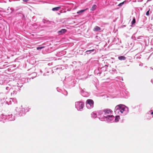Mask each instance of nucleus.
Returning a JSON list of instances; mask_svg holds the SVG:
<instances>
[{
    "mask_svg": "<svg viewBox=\"0 0 153 153\" xmlns=\"http://www.w3.org/2000/svg\"><path fill=\"white\" fill-rule=\"evenodd\" d=\"M128 109V108L125 105L120 104L116 106L114 112L116 114L124 116L127 113Z\"/></svg>",
    "mask_w": 153,
    "mask_h": 153,
    "instance_id": "f257e3e1",
    "label": "nucleus"
},
{
    "mask_svg": "<svg viewBox=\"0 0 153 153\" xmlns=\"http://www.w3.org/2000/svg\"><path fill=\"white\" fill-rule=\"evenodd\" d=\"M114 117L112 115H107L104 116L103 117L101 118L100 120L102 121H106L108 122H112L113 121Z\"/></svg>",
    "mask_w": 153,
    "mask_h": 153,
    "instance_id": "f03ea898",
    "label": "nucleus"
},
{
    "mask_svg": "<svg viewBox=\"0 0 153 153\" xmlns=\"http://www.w3.org/2000/svg\"><path fill=\"white\" fill-rule=\"evenodd\" d=\"M84 106V103L82 102H75V107L78 111H82Z\"/></svg>",
    "mask_w": 153,
    "mask_h": 153,
    "instance_id": "7ed1b4c3",
    "label": "nucleus"
},
{
    "mask_svg": "<svg viewBox=\"0 0 153 153\" xmlns=\"http://www.w3.org/2000/svg\"><path fill=\"white\" fill-rule=\"evenodd\" d=\"M94 102L91 99H88L87 100L86 104L87 107L88 109H91L94 107Z\"/></svg>",
    "mask_w": 153,
    "mask_h": 153,
    "instance_id": "20e7f679",
    "label": "nucleus"
},
{
    "mask_svg": "<svg viewBox=\"0 0 153 153\" xmlns=\"http://www.w3.org/2000/svg\"><path fill=\"white\" fill-rule=\"evenodd\" d=\"M7 120L9 121L14 120H15V117L13 116L12 114H9L7 116H6Z\"/></svg>",
    "mask_w": 153,
    "mask_h": 153,
    "instance_id": "39448f33",
    "label": "nucleus"
},
{
    "mask_svg": "<svg viewBox=\"0 0 153 153\" xmlns=\"http://www.w3.org/2000/svg\"><path fill=\"white\" fill-rule=\"evenodd\" d=\"M20 110L18 111L19 115L20 116H22L23 114H25V109L22 108V106L20 108Z\"/></svg>",
    "mask_w": 153,
    "mask_h": 153,
    "instance_id": "423d86ee",
    "label": "nucleus"
},
{
    "mask_svg": "<svg viewBox=\"0 0 153 153\" xmlns=\"http://www.w3.org/2000/svg\"><path fill=\"white\" fill-rule=\"evenodd\" d=\"M104 114L103 110L97 112V115L99 116L98 118L100 120L104 116Z\"/></svg>",
    "mask_w": 153,
    "mask_h": 153,
    "instance_id": "0eeeda50",
    "label": "nucleus"
},
{
    "mask_svg": "<svg viewBox=\"0 0 153 153\" xmlns=\"http://www.w3.org/2000/svg\"><path fill=\"white\" fill-rule=\"evenodd\" d=\"M7 120L6 116L3 114H1L0 115V121H2L4 122V121Z\"/></svg>",
    "mask_w": 153,
    "mask_h": 153,
    "instance_id": "6e6552de",
    "label": "nucleus"
},
{
    "mask_svg": "<svg viewBox=\"0 0 153 153\" xmlns=\"http://www.w3.org/2000/svg\"><path fill=\"white\" fill-rule=\"evenodd\" d=\"M112 112V111L109 109H106L103 110L104 114L105 115L104 116H107L106 114H111Z\"/></svg>",
    "mask_w": 153,
    "mask_h": 153,
    "instance_id": "1a4fd4ad",
    "label": "nucleus"
},
{
    "mask_svg": "<svg viewBox=\"0 0 153 153\" xmlns=\"http://www.w3.org/2000/svg\"><path fill=\"white\" fill-rule=\"evenodd\" d=\"M67 31V30L65 29H62L60 30L58 32V33L59 34V35H61L65 33V32H66Z\"/></svg>",
    "mask_w": 153,
    "mask_h": 153,
    "instance_id": "9d476101",
    "label": "nucleus"
},
{
    "mask_svg": "<svg viewBox=\"0 0 153 153\" xmlns=\"http://www.w3.org/2000/svg\"><path fill=\"white\" fill-rule=\"evenodd\" d=\"M101 30V28L97 26H95L93 29V30L94 31H99Z\"/></svg>",
    "mask_w": 153,
    "mask_h": 153,
    "instance_id": "9b49d317",
    "label": "nucleus"
},
{
    "mask_svg": "<svg viewBox=\"0 0 153 153\" xmlns=\"http://www.w3.org/2000/svg\"><path fill=\"white\" fill-rule=\"evenodd\" d=\"M118 59L120 60H126V58L124 56H120L118 58Z\"/></svg>",
    "mask_w": 153,
    "mask_h": 153,
    "instance_id": "f8f14e48",
    "label": "nucleus"
},
{
    "mask_svg": "<svg viewBox=\"0 0 153 153\" xmlns=\"http://www.w3.org/2000/svg\"><path fill=\"white\" fill-rule=\"evenodd\" d=\"M61 7H56L53 8L52 9V10L53 11H57L60 9Z\"/></svg>",
    "mask_w": 153,
    "mask_h": 153,
    "instance_id": "ddd939ff",
    "label": "nucleus"
},
{
    "mask_svg": "<svg viewBox=\"0 0 153 153\" xmlns=\"http://www.w3.org/2000/svg\"><path fill=\"white\" fill-rule=\"evenodd\" d=\"M120 116L119 115H117L116 116L115 118V122H117L118 121L119 119H120Z\"/></svg>",
    "mask_w": 153,
    "mask_h": 153,
    "instance_id": "4468645a",
    "label": "nucleus"
},
{
    "mask_svg": "<svg viewBox=\"0 0 153 153\" xmlns=\"http://www.w3.org/2000/svg\"><path fill=\"white\" fill-rule=\"evenodd\" d=\"M91 116L93 118H95L97 117V115L96 113H92L91 114Z\"/></svg>",
    "mask_w": 153,
    "mask_h": 153,
    "instance_id": "2eb2a0df",
    "label": "nucleus"
},
{
    "mask_svg": "<svg viewBox=\"0 0 153 153\" xmlns=\"http://www.w3.org/2000/svg\"><path fill=\"white\" fill-rule=\"evenodd\" d=\"M96 7H97L96 5L95 4H94L92 6V7L91 10V11L94 10L96 9Z\"/></svg>",
    "mask_w": 153,
    "mask_h": 153,
    "instance_id": "dca6fc26",
    "label": "nucleus"
},
{
    "mask_svg": "<svg viewBox=\"0 0 153 153\" xmlns=\"http://www.w3.org/2000/svg\"><path fill=\"white\" fill-rule=\"evenodd\" d=\"M86 10V9L81 10H80L78 11L77 13L78 14H81L85 11Z\"/></svg>",
    "mask_w": 153,
    "mask_h": 153,
    "instance_id": "f3484780",
    "label": "nucleus"
},
{
    "mask_svg": "<svg viewBox=\"0 0 153 153\" xmlns=\"http://www.w3.org/2000/svg\"><path fill=\"white\" fill-rule=\"evenodd\" d=\"M150 113L152 115L153 114V107L152 108L151 110L148 112V114Z\"/></svg>",
    "mask_w": 153,
    "mask_h": 153,
    "instance_id": "a211bd4d",
    "label": "nucleus"
},
{
    "mask_svg": "<svg viewBox=\"0 0 153 153\" xmlns=\"http://www.w3.org/2000/svg\"><path fill=\"white\" fill-rule=\"evenodd\" d=\"M150 11V9L149 8L148 9V10L146 13V15L147 16H149V12Z\"/></svg>",
    "mask_w": 153,
    "mask_h": 153,
    "instance_id": "6ab92c4d",
    "label": "nucleus"
},
{
    "mask_svg": "<svg viewBox=\"0 0 153 153\" xmlns=\"http://www.w3.org/2000/svg\"><path fill=\"white\" fill-rule=\"evenodd\" d=\"M95 51V53L96 52V50H95L94 49H93L91 50H87L86 51V52H90L91 51L93 52V51Z\"/></svg>",
    "mask_w": 153,
    "mask_h": 153,
    "instance_id": "aec40b11",
    "label": "nucleus"
},
{
    "mask_svg": "<svg viewBox=\"0 0 153 153\" xmlns=\"http://www.w3.org/2000/svg\"><path fill=\"white\" fill-rule=\"evenodd\" d=\"M45 48L44 46L40 47H37L36 49L38 50H40L41 49L44 48Z\"/></svg>",
    "mask_w": 153,
    "mask_h": 153,
    "instance_id": "412c9836",
    "label": "nucleus"
},
{
    "mask_svg": "<svg viewBox=\"0 0 153 153\" xmlns=\"http://www.w3.org/2000/svg\"><path fill=\"white\" fill-rule=\"evenodd\" d=\"M135 22V18H134L133 19V20L131 22V24L132 25L134 24Z\"/></svg>",
    "mask_w": 153,
    "mask_h": 153,
    "instance_id": "4be33fe9",
    "label": "nucleus"
},
{
    "mask_svg": "<svg viewBox=\"0 0 153 153\" xmlns=\"http://www.w3.org/2000/svg\"><path fill=\"white\" fill-rule=\"evenodd\" d=\"M125 1H124L122 3H121L120 4H119L118 5V6H120V7H121V6H122L124 4Z\"/></svg>",
    "mask_w": 153,
    "mask_h": 153,
    "instance_id": "5701e85b",
    "label": "nucleus"
},
{
    "mask_svg": "<svg viewBox=\"0 0 153 153\" xmlns=\"http://www.w3.org/2000/svg\"><path fill=\"white\" fill-rule=\"evenodd\" d=\"M17 92L16 91H14L13 93H11V95H12L13 94V95H14L15 94H16Z\"/></svg>",
    "mask_w": 153,
    "mask_h": 153,
    "instance_id": "b1692460",
    "label": "nucleus"
},
{
    "mask_svg": "<svg viewBox=\"0 0 153 153\" xmlns=\"http://www.w3.org/2000/svg\"><path fill=\"white\" fill-rule=\"evenodd\" d=\"M143 37V36H139L137 37V39H141Z\"/></svg>",
    "mask_w": 153,
    "mask_h": 153,
    "instance_id": "393cba45",
    "label": "nucleus"
},
{
    "mask_svg": "<svg viewBox=\"0 0 153 153\" xmlns=\"http://www.w3.org/2000/svg\"><path fill=\"white\" fill-rule=\"evenodd\" d=\"M65 93H66V94H65V95H67V91H64V94H65Z\"/></svg>",
    "mask_w": 153,
    "mask_h": 153,
    "instance_id": "a878e982",
    "label": "nucleus"
},
{
    "mask_svg": "<svg viewBox=\"0 0 153 153\" xmlns=\"http://www.w3.org/2000/svg\"><path fill=\"white\" fill-rule=\"evenodd\" d=\"M6 89L7 90H9V88L8 87H7L6 88Z\"/></svg>",
    "mask_w": 153,
    "mask_h": 153,
    "instance_id": "bb28decb",
    "label": "nucleus"
},
{
    "mask_svg": "<svg viewBox=\"0 0 153 153\" xmlns=\"http://www.w3.org/2000/svg\"><path fill=\"white\" fill-rule=\"evenodd\" d=\"M28 1V0H23V1L24 2H26Z\"/></svg>",
    "mask_w": 153,
    "mask_h": 153,
    "instance_id": "cd10ccee",
    "label": "nucleus"
},
{
    "mask_svg": "<svg viewBox=\"0 0 153 153\" xmlns=\"http://www.w3.org/2000/svg\"><path fill=\"white\" fill-rule=\"evenodd\" d=\"M45 20L43 19V22L44 23H45Z\"/></svg>",
    "mask_w": 153,
    "mask_h": 153,
    "instance_id": "c85d7f7f",
    "label": "nucleus"
},
{
    "mask_svg": "<svg viewBox=\"0 0 153 153\" xmlns=\"http://www.w3.org/2000/svg\"><path fill=\"white\" fill-rule=\"evenodd\" d=\"M3 95V94H2V93H0V96L1 97L2 96V95Z\"/></svg>",
    "mask_w": 153,
    "mask_h": 153,
    "instance_id": "c756f323",
    "label": "nucleus"
},
{
    "mask_svg": "<svg viewBox=\"0 0 153 153\" xmlns=\"http://www.w3.org/2000/svg\"><path fill=\"white\" fill-rule=\"evenodd\" d=\"M105 66L108 67V65H105Z\"/></svg>",
    "mask_w": 153,
    "mask_h": 153,
    "instance_id": "7c9ffc66",
    "label": "nucleus"
},
{
    "mask_svg": "<svg viewBox=\"0 0 153 153\" xmlns=\"http://www.w3.org/2000/svg\"><path fill=\"white\" fill-rule=\"evenodd\" d=\"M133 2H136V0H135V1H133Z\"/></svg>",
    "mask_w": 153,
    "mask_h": 153,
    "instance_id": "2f4dec72",
    "label": "nucleus"
},
{
    "mask_svg": "<svg viewBox=\"0 0 153 153\" xmlns=\"http://www.w3.org/2000/svg\"><path fill=\"white\" fill-rule=\"evenodd\" d=\"M4 66H5V65H3V67H4Z\"/></svg>",
    "mask_w": 153,
    "mask_h": 153,
    "instance_id": "473e14b6",
    "label": "nucleus"
},
{
    "mask_svg": "<svg viewBox=\"0 0 153 153\" xmlns=\"http://www.w3.org/2000/svg\"><path fill=\"white\" fill-rule=\"evenodd\" d=\"M90 53V52H89V53H88V54H89V53Z\"/></svg>",
    "mask_w": 153,
    "mask_h": 153,
    "instance_id": "72a5a7b5",
    "label": "nucleus"
},
{
    "mask_svg": "<svg viewBox=\"0 0 153 153\" xmlns=\"http://www.w3.org/2000/svg\"><path fill=\"white\" fill-rule=\"evenodd\" d=\"M90 53V52H89V53H88V54H89V53Z\"/></svg>",
    "mask_w": 153,
    "mask_h": 153,
    "instance_id": "f704fd0d",
    "label": "nucleus"
},
{
    "mask_svg": "<svg viewBox=\"0 0 153 153\" xmlns=\"http://www.w3.org/2000/svg\"><path fill=\"white\" fill-rule=\"evenodd\" d=\"M150 13H152V12H151V11H150Z\"/></svg>",
    "mask_w": 153,
    "mask_h": 153,
    "instance_id": "c9c22d12",
    "label": "nucleus"
},
{
    "mask_svg": "<svg viewBox=\"0 0 153 153\" xmlns=\"http://www.w3.org/2000/svg\"><path fill=\"white\" fill-rule=\"evenodd\" d=\"M2 99H4V98H2Z\"/></svg>",
    "mask_w": 153,
    "mask_h": 153,
    "instance_id": "e433bc0d",
    "label": "nucleus"
},
{
    "mask_svg": "<svg viewBox=\"0 0 153 153\" xmlns=\"http://www.w3.org/2000/svg\"><path fill=\"white\" fill-rule=\"evenodd\" d=\"M8 62H5V63H7Z\"/></svg>",
    "mask_w": 153,
    "mask_h": 153,
    "instance_id": "4c0bfd02",
    "label": "nucleus"
},
{
    "mask_svg": "<svg viewBox=\"0 0 153 153\" xmlns=\"http://www.w3.org/2000/svg\"><path fill=\"white\" fill-rule=\"evenodd\" d=\"M40 72H42V71H41H41H40Z\"/></svg>",
    "mask_w": 153,
    "mask_h": 153,
    "instance_id": "58836bf2",
    "label": "nucleus"
}]
</instances>
